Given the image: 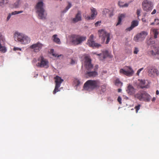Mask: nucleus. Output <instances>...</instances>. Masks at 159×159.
<instances>
[{
    "instance_id": "1",
    "label": "nucleus",
    "mask_w": 159,
    "mask_h": 159,
    "mask_svg": "<svg viewBox=\"0 0 159 159\" xmlns=\"http://www.w3.org/2000/svg\"><path fill=\"white\" fill-rule=\"evenodd\" d=\"M91 59L89 56H85L84 59V65L85 70V74L89 77H94L98 75L96 70L94 69L92 71L93 68V65L91 63Z\"/></svg>"
},
{
    "instance_id": "2",
    "label": "nucleus",
    "mask_w": 159,
    "mask_h": 159,
    "mask_svg": "<svg viewBox=\"0 0 159 159\" xmlns=\"http://www.w3.org/2000/svg\"><path fill=\"white\" fill-rule=\"evenodd\" d=\"M101 82L99 80H89L84 84L83 89L85 90L90 91L99 88Z\"/></svg>"
},
{
    "instance_id": "3",
    "label": "nucleus",
    "mask_w": 159,
    "mask_h": 159,
    "mask_svg": "<svg viewBox=\"0 0 159 159\" xmlns=\"http://www.w3.org/2000/svg\"><path fill=\"white\" fill-rule=\"evenodd\" d=\"M36 12L39 19L45 20L47 14L44 8L43 3L42 1L38 2L35 6Z\"/></svg>"
},
{
    "instance_id": "4",
    "label": "nucleus",
    "mask_w": 159,
    "mask_h": 159,
    "mask_svg": "<svg viewBox=\"0 0 159 159\" xmlns=\"http://www.w3.org/2000/svg\"><path fill=\"white\" fill-rule=\"evenodd\" d=\"M15 40L21 44H26L30 42V39L26 35L22 33L16 32L14 36Z\"/></svg>"
},
{
    "instance_id": "5",
    "label": "nucleus",
    "mask_w": 159,
    "mask_h": 159,
    "mask_svg": "<svg viewBox=\"0 0 159 159\" xmlns=\"http://www.w3.org/2000/svg\"><path fill=\"white\" fill-rule=\"evenodd\" d=\"M134 97L140 101L147 102L150 101L151 99L150 95L144 91H139L134 95Z\"/></svg>"
},
{
    "instance_id": "6",
    "label": "nucleus",
    "mask_w": 159,
    "mask_h": 159,
    "mask_svg": "<svg viewBox=\"0 0 159 159\" xmlns=\"http://www.w3.org/2000/svg\"><path fill=\"white\" fill-rule=\"evenodd\" d=\"M86 39V37L77 35H72L71 37V41L74 45L81 44L83 41Z\"/></svg>"
},
{
    "instance_id": "7",
    "label": "nucleus",
    "mask_w": 159,
    "mask_h": 159,
    "mask_svg": "<svg viewBox=\"0 0 159 159\" xmlns=\"http://www.w3.org/2000/svg\"><path fill=\"white\" fill-rule=\"evenodd\" d=\"M98 34L103 42H104L106 39L105 43L106 44L108 43L110 40V34L109 33H107L104 30L102 29L98 30Z\"/></svg>"
},
{
    "instance_id": "8",
    "label": "nucleus",
    "mask_w": 159,
    "mask_h": 159,
    "mask_svg": "<svg viewBox=\"0 0 159 159\" xmlns=\"http://www.w3.org/2000/svg\"><path fill=\"white\" fill-rule=\"evenodd\" d=\"M39 61L37 64V66L40 67H44L48 68L49 67V62L46 59L44 58L43 56H41L38 58Z\"/></svg>"
},
{
    "instance_id": "9",
    "label": "nucleus",
    "mask_w": 159,
    "mask_h": 159,
    "mask_svg": "<svg viewBox=\"0 0 159 159\" xmlns=\"http://www.w3.org/2000/svg\"><path fill=\"white\" fill-rule=\"evenodd\" d=\"M147 71L149 76L154 77L159 75V71L154 66H149L147 67Z\"/></svg>"
},
{
    "instance_id": "10",
    "label": "nucleus",
    "mask_w": 159,
    "mask_h": 159,
    "mask_svg": "<svg viewBox=\"0 0 159 159\" xmlns=\"http://www.w3.org/2000/svg\"><path fill=\"white\" fill-rule=\"evenodd\" d=\"M120 73L128 76H132L134 73V71L131 67L125 66L124 67V69H120Z\"/></svg>"
},
{
    "instance_id": "11",
    "label": "nucleus",
    "mask_w": 159,
    "mask_h": 159,
    "mask_svg": "<svg viewBox=\"0 0 159 159\" xmlns=\"http://www.w3.org/2000/svg\"><path fill=\"white\" fill-rule=\"evenodd\" d=\"M55 80V86L53 92V94H55L57 92L60 91L59 88L60 87L61 84L63 81V80L58 76H56L54 77Z\"/></svg>"
},
{
    "instance_id": "12",
    "label": "nucleus",
    "mask_w": 159,
    "mask_h": 159,
    "mask_svg": "<svg viewBox=\"0 0 159 159\" xmlns=\"http://www.w3.org/2000/svg\"><path fill=\"white\" fill-rule=\"evenodd\" d=\"M142 7L144 11L148 12L153 8V4L151 2L148 0H144L142 3Z\"/></svg>"
},
{
    "instance_id": "13",
    "label": "nucleus",
    "mask_w": 159,
    "mask_h": 159,
    "mask_svg": "<svg viewBox=\"0 0 159 159\" xmlns=\"http://www.w3.org/2000/svg\"><path fill=\"white\" fill-rule=\"evenodd\" d=\"M148 34V33L146 31H142L138 34L134 38V40L136 42L142 41L145 38Z\"/></svg>"
},
{
    "instance_id": "14",
    "label": "nucleus",
    "mask_w": 159,
    "mask_h": 159,
    "mask_svg": "<svg viewBox=\"0 0 159 159\" xmlns=\"http://www.w3.org/2000/svg\"><path fill=\"white\" fill-rule=\"evenodd\" d=\"M43 46V45L39 42L33 44L30 47V48L33 50V51L35 52L40 51Z\"/></svg>"
},
{
    "instance_id": "15",
    "label": "nucleus",
    "mask_w": 159,
    "mask_h": 159,
    "mask_svg": "<svg viewBox=\"0 0 159 159\" xmlns=\"http://www.w3.org/2000/svg\"><path fill=\"white\" fill-rule=\"evenodd\" d=\"M91 16H89L84 15L83 14V16L84 18L87 20H89L90 19H94L97 14V12L95 9L93 7H92L91 8Z\"/></svg>"
},
{
    "instance_id": "16",
    "label": "nucleus",
    "mask_w": 159,
    "mask_h": 159,
    "mask_svg": "<svg viewBox=\"0 0 159 159\" xmlns=\"http://www.w3.org/2000/svg\"><path fill=\"white\" fill-rule=\"evenodd\" d=\"M87 43L88 44L89 47L93 48H98L101 46L100 44L95 43L92 39H88Z\"/></svg>"
},
{
    "instance_id": "17",
    "label": "nucleus",
    "mask_w": 159,
    "mask_h": 159,
    "mask_svg": "<svg viewBox=\"0 0 159 159\" xmlns=\"http://www.w3.org/2000/svg\"><path fill=\"white\" fill-rule=\"evenodd\" d=\"M81 20V12L80 11H78L75 17L72 19V21L73 23H75Z\"/></svg>"
},
{
    "instance_id": "18",
    "label": "nucleus",
    "mask_w": 159,
    "mask_h": 159,
    "mask_svg": "<svg viewBox=\"0 0 159 159\" xmlns=\"http://www.w3.org/2000/svg\"><path fill=\"white\" fill-rule=\"evenodd\" d=\"M97 55L99 56L100 60H103L109 56V53L108 51L105 50L102 51V53L97 54Z\"/></svg>"
},
{
    "instance_id": "19",
    "label": "nucleus",
    "mask_w": 159,
    "mask_h": 159,
    "mask_svg": "<svg viewBox=\"0 0 159 159\" xmlns=\"http://www.w3.org/2000/svg\"><path fill=\"white\" fill-rule=\"evenodd\" d=\"M126 92L129 94L132 95L135 93V89L132 85L129 84L127 87Z\"/></svg>"
},
{
    "instance_id": "20",
    "label": "nucleus",
    "mask_w": 159,
    "mask_h": 159,
    "mask_svg": "<svg viewBox=\"0 0 159 159\" xmlns=\"http://www.w3.org/2000/svg\"><path fill=\"white\" fill-rule=\"evenodd\" d=\"M138 81L139 82V86L140 88L143 89L144 88H148V85L146 84V82L145 80H139Z\"/></svg>"
},
{
    "instance_id": "21",
    "label": "nucleus",
    "mask_w": 159,
    "mask_h": 159,
    "mask_svg": "<svg viewBox=\"0 0 159 159\" xmlns=\"http://www.w3.org/2000/svg\"><path fill=\"white\" fill-rule=\"evenodd\" d=\"M139 24L138 21L137 20H133L131 22V26L127 28L126 30L127 31H130L134 27L138 25Z\"/></svg>"
},
{
    "instance_id": "22",
    "label": "nucleus",
    "mask_w": 159,
    "mask_h": 159,
    "mask_svg": "<svg viewBox=\"0 0 159 159\" xmlns=\"http://www.w3.org/2000/svg\"><path fill=\"white\" fill-rule=\"evenodd\" d=\"M23 12L22 11H15L11 12V13H9L7 18V20L8 21L10 18L11 15H15L18 14L22 13Z\"/></svg>"
},
{
    "instance_id": "23",
    "label": "nucleus",
    "mask_w": 159,
    "mask_h": 159,
    "mask_svg": "<svg viewBox=\"0 0 159 159\" xmlns=\"http://www.w3.org/2000/svg\"><path fill=\"white\" fill-rule=\"evenodd\" d=\"M125 15L124 14H121L119 15L118 16V20L117 23L116 25V26L120 25L121 21L122 19L125 17Z\"/></svg>"
},
{
    "instance_id": "24",
    "label": "nucleus",
    "mask_w": 159,
    "mask_h": 159,
    "mask_svg": "<svg viewBox=\"0 0 159 159\" xmlns=\"http://www.w3.org/2000/svg\"><path fill=\"white\" fill-rule=\"evenodd\" d=\"M57 34H54L52 36L53 41L58 44H60L61 43L60 39L57 37Z\"/></svg>"
},
{
    "instance_id": "25",
    "label": "nucleus",
    "mask_w": 159,
    "mask_h": 159,
    "mask_svg": "<svg viewBox=\"0 0 159 159\" xmlns=\"http://www.w3.org/2000/svg\"><path fill=\"white\" fill-rule=\"evenodd\" d=\"M50 53V54H52V55L54 57H60L62 56V55H58L57 54L55 53L54 52V50L53 49H51Z\"/></svg>"
},
{
    "instance_id": "26",
    "label": "nucleus",
    "mask_w": 159,
    "mask_h": 159,
    "mask_svg": "<svg viewBox=\"0 0 159 159\" xmlns=\"http://www.w3.org/2000/svg\"><path fill=\"white\" fill-rule=\"evenodd\" d=\"M153 34L154 36V38L155 39H156L157 38V35H158L159 34L158 31V30L156 29H153L152 30Z\"/></svg>"
},
{
    "instance_id": "27",
    "label": "nucleus",
    "mask_w": 159,
    "mask_h": 159,
    "mask_svg": "<svg viewBox=\"0 0 159 159\" xmlns=\"http://www.w3.org/2000/svg\"><path fill=\"white\" fill-rule=\"evenodd\" d=\"M115 84L118 86H121L122 85V83L121 82L119 79H117L115 81Z\"/></svg>"
},
{
    "instance_id": "28",
    "label": "nucleus",
    "mask_w": 159,
    "mask_h": 159,
    "mask_svg": "<svg viewBox=\"0 0 159 159\" xmlns=\"http://www.w3.org/2000/svg\"><path fill=\"white\" fill-rule=\"evenodd\" d=\"M7 3V0H0V6L2 7Z\"/></svg>"
},
{
    "instance_id": "29",
    "label": "nucleus",
    "mask_w": 159,
    "mask_h": 159,
    "mask_svg": "<svg viewBox=\"0 0 159 159\" xmlns=\"http://www.w3.org/2000/svg\"><path fill=\"white\" fill-rule=\"evenodd\" d=\"M7 49L4 46H2L0 48V51L3 53H5L7 51Z\"/></svg>"
},
{
    "instance_id": "30",
    "label": "nucleus",
    "mask_w": 159,
    "mask_h": 159,
    "mask_svg": "<svg viewBox=\"0 0 159 159\" xmlns=\"http://www.w3.org/2000/svg\"><path fill=\"white\" fill-rule=\"evenodd\" d=\"M110 12V10L107 9H104L102 11L103 14V15H106L107 13H109Z\"/></svg>"
},
{
    "instance_id": "31",
    "label": "nucleus",
    "mask_w": 159,
    "mask_h": 159,
    "mask_svg": "<svg viewBox=\"0 0 159 159\" xmlns=\"http://www.w3.org/2000/svg\"><path fill=\"white\" fill-rule=\"evenodd\" d=\"M71 7V4L70 2H69L68 6L66 7V10L64 11V12H66Z\"/></svg>"
},
{
    "instance_id": "32",
    "label": "nucleus",
    "mask_w": 159,
    "mask_h": 159,
    "mask_svg": "<svg viewBox=\"0 0 159 159\" xmlns=\"http://www.w3.org/2000/svg\"><path fill=\"white\" fill-rule=\"evenodd\" d=\"M140 107H141L140 105L139 104L138 105L136 106L135 107L134 109L136 110V113L138 112V110H139V109H140Z\"/></svg>"
},
{
    "instance_id": "33",
    "label": "nucleus",
    "mask_w": 159,
    "mask_h": 159,
    "mask_svg": "<svg viewBox=\"0 0 159 159\" xmlns=\"http://www.w3.org/2000/svg\"><path fill=\"white\" fill-rule=\"evenodd\" d=\"M139 51V50L138 48L137 47H135L133 53L134 54H138Z\"/></svg>"
},
{
    "instance_id": "34",
    "label": "nucleus",
    "mask_w": 159,
    "mask_h": 159,
    "mask_svg": "<svg viewBox=\"0 0 159 159\" xmlns=\"http://www.w3.org/2000/svg\"><path fill=\"white\" fill-rule=\"evenodd\" d=\"M74 82L76 84V85H79L80 84V80L78 79H75L74 81Z\"/></svg>"
},
{
    "instance_id": "35",
    "label": "nucleus",
    "mask_w": 159,
    "mask_h": 159,
    "mask_svg": "<svg viewBox=\"0 0 159 159\" xmlns=\"http://www.w3.org/2000/svg\"><path fill=\"white\" fill-rule=\"evenodd\" d=\"M141 10L140 9H138L137 10V15L138 17L140 16Z\"/></svg>"
},
{
    "instance_id": "36",
    "label": "nucleus",
    "mask_w": 159,
    "mask_h": 159,
    "mask_svg": "<svg viewBox=\"0 0 159 159\" xmlns=\"http://www.w3.org/2000/svg\"><path fill=\"white\" fill-rule=\"evenodd\" d=\"M19 0H17L14 3V6L15 7H18L19 5Z\"/></svg>"
},
{
    "instance_id": "37",
    "label": "nucleus",
    "mask_w": 159,
    "mask_h": 159,
    "mask_svg": "<svg viewBox=\"0 0 159 159\" xmlns=\"http://www.w3.org/2000/svg\"><path fill=\"white\" fill-rule=\"evenodd\" d=\"M149 53L153 56H155L156 55V52H155L153 50H152L150 51L149 52Z\"/></svg>"
},
{
    "instance_id": "38",
    "label": "nucleus",
    "mask_w": 159,
    "mask_h": 159,
    "mask_svg": "<svg viewBox=\"0 0 159 159\" xmlns=\"http://www.w3.org/2000/svg\"><path fill=\"white\" fill-rule=\"evenodd\" d=\"M143 69V68H142L139 69L137 71V75H139V73H140V72Z\"/></svg>"
},
{
    "instance_id": "39",
    "label": "nucleus",
    "mask_w": 159,
    "mask_h": 159,
    "mask_svg": "<svg viewBox=\"0 0 159 159\" xmlns=\"http://www.w3.org/2000/svg\"><path fill=\"white\" fill-rule=\"evenodd\" d=\"M123 2H122L119 1L118 2V5L120 7H123Z\"/></svg>"
},
{
    "instance_id": "40",
    "label": "nucleus",
    "mask_w": 159,
    "mask_h": 159,
    "mask_svg": "<svg viewBox=\"0 0 159 159\" xmlns=\"http://www.w3.org/2000/svg\"><path fill=\"white\" fill-rule=\"evenodd\" d=\"M117 101L120 104L121 103V98L120 96H119L117 98Z\"/></svg>"
},
{
    "instance_id": "41",
    "label": "nucleus",
    "mask_w": 159,
    "mask_h": 159,
    "mask_svg": "<svg viewBox=\"0 0 159 159\" xmlns=\"http://www.w3.org/2000/svg\"><path fill=\"white\" fill-rule=\"evenodd\" d=\"M109 16L110 17H111L114 15L113 12V11H110V12H109Z\"/></svg>"
},
{
    "instance_id": "42",
    "label": "nucleus",
    "mask_w": 159,
    "mask_h": 159,
    "mask_svg": "<svg viewBox=\"0 0 159 159\" xmlns=\"http://www.w3.org/2000/svg\"><path fill=\"white\" fill-rule=\"evenodd\" d=\"M21 48H17V47H14L13 48V50H14V51H16V50L21 51Z\"/></svg>"
},
{
    "instance_id": "43",
    "label": "nucleus",
    "mask_w": 159,
    "mask_h": 159,
    "mask_svg": "<svg viewBox=\"0 0 159 159\" xmlns=\"http://www.w3.org/2000/svg\"><path fill=\"white\" fill-rule=\"evenodd\" d=\"M101 23V21H98L95 24V26H97L98 25Z\"/></svg>"
},
{
    "instance_id": "44",
    "label": "nucleus",
    "mask_w": 159,
    "mask_h": 159,
    "mask_svg": "<svg viewBox=\"0 0 159 159\" xmlns=\"http://www.w3.org/2000/svg\"><path fill=\"white\" fill-rule=\"evenodd\" d=\"M75 63H76V62H75V61H74L73 59H71V62H70V64H71L73 65V64H75Z\"/></svg>"
},
{
    "instance_id": "45",
    "label": "nucleus",
    "mask_w": 159,
    "mask_h": 159,
    "mask_svg": "<svg viewBox=\"0 0 159 159\" xmlns=\"http://www.w3.org/2000/svg\"><path fill=\"white\" fill-rule=\"evenodd\" d=\"M156 53L157 54H159V48H158L156 51Z\"/></svg>"
},
{
    "instance_id": "46",
    "label": "nucleus",
    "mask_w": 159,
    "mask_h": 159,
    "mask_svg": "<svg viewBox=\"0 0 159 159\" xmlns=\"http://www.w3.org/2000/svg\"><path fill=\"white\" fill-rule=\"evenodd\" d=\"M93 37H94L93 35V34H91L90 36L89 39H92V40H93Z\"/></svg>"
},
{
    "instance_id": "47",
    "label": "nucleus",
    "mask_w": 159,
    "mask_h": 159,
    "mask_svg": "<svg viewBox=\"0 0 159 159\" xmlns=\"http://www.w3.org/2000/svg\"><path fill=\"white\" fill-rule=\"evenodd\" d=\"M157 21V22H156L157 24H159V19H155L154 20V21L156 22Z\"/></svg>"
},
{
    "instance_id": "48",
    "label": "nucleus",
    "mask_w": 159,
    "mask_h": 159,
    "mask_svg": "<svg viewBox=\"0 0 159 159\" xmlns=\"http://www.w3.org/2000/svg\"><path fill=\"white\" fill-rule=\"evenodd\" d=\"M129 6V4L126 3L124 4L123 5V7H127Z\"/></svg>"
},
{
    "instance_id": "49",
    "label": "nucleus",
    "mask_w": 159,
    "mask_h": 159,
    "mask_svg": "<svg viewBox=\"0 0 159 159\" xmlns=\"http://www.w3.org/2000/svg\"><path fill=\"white\" fill-rule=\"evenodd\" d=\"M156 9H154L153 11L151 13V14L153 15L156 13Z\"/></svg>"
},
{
    "instance_id": "50",
    "label": "nucleus",
    "mask_w": 159,
    "mask_h": 159,
    "mask_svg": "<svg viewBox=\"0 0 159 159\" xmlns=\"http://www.w3.org/2000/svg\"><path fill=\"white\" fill-rule=\"evenodd\" d=\"M107 101H112V100H111V97H108L107 98Z\"/></svg>"
},
{
    "instance_id": "51",
    "label": "nucleus",
    "mask_w": 159,
    "mask_h": 159,
    "mask_svg": "<svg viewBox=\"0 0 159 159\" xmlns=\"http://www.w3.org/2000/svg\"><path fill=\"white\" fill-rule=\"evenodd\" d=\"M156 100V98L155 97H153L152 100V101L153 102H155V100Z\"/></svg>"
},
{
    "instance_id": "52",
    "label": "nucleus",
    "mask_w": 159,
    "mask_h": 159,
    "mask_svg": "<svg viewBox=\"0 0 159 159\" xmlns=\"http://www.w3.org/2000/svg\"><path fill=\"white\" fill-rule=\"evenodd\" d=\"M95 68L96 70V71L97 70V69H98V65H96L95 66Z\"/></svg>"
},
{
    "instance_id": "53",
    "label": "nucleus",
    "mask_w": 159,
    "mask_h": 159,
    "mask_svg": "<svg viewBox=\"0 0 159 159\" xmlns=\"http://www.w3.org/2000/svg\"><path fill=\"white\" fill-rule=\"evenodd\" d=\"M156 94L157 95H158L159 94V91L158 90H157L156 92Z\"/></svg>"
},
{
    "instance_id": "54",
    "label": "nucleus",
    "mask_w": 159,
    "mask_h": 159,
    "mask_svg": "<svg viewBox=\"0 0 159 159\" xmlns=\"http://www.w3.org/2000/svg\"><path fill=\"white\" fill-rule=\"evenodd\" d=\"M121 91V89H118V92H120Z\"/></svg>"
},
{
    "instance_id": "55",
    "label": "nucleus",
    "mask_w": 159,
    "mask_h": 159,
    "mask_svg": "<svg viewBox=\"0 0 159 159\" xmlns=\"http://www.w3.org/2000/svg\"><path fill=\"white\" fill-rule=\"evenodd\" d=\"M147 43H148V45H150V44H151V43H149V42L148 41H147Z\"/></svg>"
},
{
    "instance_id": "56",
    "label": "nucleus",
    "mask_w": 159,
    "mask_h": 159,
    "mask_svg": "<svg viewBox=\"0 0 159 159\" xmlns=\"http://www.w3.org/2000/svg\"><path fill=\"white\" fill-rule=\"evenodd\" d=\"M102 87H103V88H104V89H105V88H106L105 86H104V85H103V86H102Z\"/></svg>"
},
{
    "instance_id": "57",
    "label": "nucleus",
    "mask_w": 159,
    "mask_h": 159,
    "mask_svg": "<svg viewBox=\"0 0 159 159\" xmlns=\"http://www.w3.org/2000/svg\"><path fill=\"white\" fill-rule=\"evenodd\" d=\"M154 24H155L154 22H152L151 24V25H153Z\"/></svg>"
},
{
    "instance_id": "58",
    "label": "nucleus",
    "mask_w": 159,
    "mask_h": 159,
    "mask_svg": "<svg viewBox=\"0 0 159 159\" xmlns=\"http://www.w3.org/2000/svg\"><path fill=\"white\" fill-rule=\"evenodd\" d=\"M142 20L143 21V22H146V20H143V19H142Z\"/></svg>"
}]
</instances>
